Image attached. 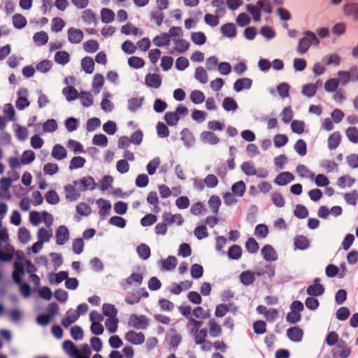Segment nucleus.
I'll return each instance as SVG.
<instances>
[{"label": "nucleus", "instance_id": "obj_17", "mask_svg": "<svg viewBox=\"0 0 358 358\" xmlns=\"http://www.w3.org/2000/svg\"><path fill=\"white\" fill-rule=\"evenodd\" d=\"M159 192L162 198L166 199L173 194V196H177L178 195L181 194V187L180 186L173 187L171 189L166 185H160L158 187Z\"/></svg>", "mask_w": 358, "mask_h": 358}, {"label": "nucleus", "instance_id": "obj_59", "mask_svg": "<svg viewBox=\"0 0 358 358\" xmlns=\"http://www.w3.org/2000/svg\"><path fill=\"white\" fill-rule=\"evenodd\" d=\"M58 129V124L55 120L49 119L42 124L43 133H54Z\"/></svg>", "mask_w": 358, "mask_h": 358}, {"label": "nucleus", "instance_id": "obj_1", "mask_svg": "<svg viewBox=\"0 0 358 358\" xmlns=\"http://www.w3.org/2000/svg\"><path fill=\"white\" fill-rule=\"evenodd\" d=\"M16 257L18 259L14 263V271L13 272V278L14 281L20 285L22 294L27 297L30 294V287L27 283H22L21 278L24 273V270L31 271L29 267H34L30 261L25 259L24 254L21 251L15 253Z\"/></svg>", "mask_w": 358, "mask_h": 358}, {"label": "nucleus", "instance_id": "obj_4", "mask_svg": "<svg viewBox=\"0 0 358 358\" xmlns=\"http://www.w3.org/2000/svg\"><path fill=\"white\" fill-rule=\"evenodd\" d=\"M241 167V170L247 176H257L259 178H264L267 177L268 175L266 170H257L255 164L251 161L243 162Z\"/></svg>", "mask_w": 358, "mask_h": 358}, {"label": "nucleus", "instance_id": "obj_37", "mask_svg": "<svg viewBox=\"0 0 358 358\" xmlns=\"http://www.w3.org/2000/svg\"><path fill=\"white\" fill-rule=\"evenodd\" d=\"M13 27L17 29H22L27 24V18L21 13H15L11 18Z\"/></svg>", "mask_w": 358, "mask_h": 358}, {"label": "nucleus", "instance_id": "obj_28", "mask_svg": "<svg viewBox=\"0 0 358 358\" xmlns=\"http://www.w3.org/2000/svg\"><path fill=\"white\" fill-rule=\"evenodd\" d=\"M163 217L167 224H176L178 226H180L184 222V219L180 213L172 214L171 213H165Z\"/></svg>", "mask_w": 358, "mask_h": 358}, {"label": "nucleus", "instance_id": "obj_21", "mask_svg": "<svg viewBox=\"0 0 358 358\" xmlns=\"http://www.w3.org/2000/svg\"><path fill=\"white\" fill-rule=\"evenodd\" d=\"M125 339L134 345H140L144 343L145 336L142 332L136 333L131 330L125 334Z\"/></svg>", "mask_w": 358, "mask_h": 358}, {"label": "nucleus", "instance_id": "obj_52", "mask_svg": "<svg viewBox=\"0 0 358 358\" xmlns=\"http://www.w3.org/2000/svg\"><path fill=\"white\" fill-rule=\"evenodd\" d=\"M113 182H114V178L113 176H109V175L104 176L99 181V183H98L99 188L101 192H105L112 187Z\"/></svg>", "mask_w": 358, "mask_h": 358}, {"label": "nucleus", "instance_id": "obj_26", "mask_svg": "<svg viewBox=\"0 0 358 358\" xmlns=\"http://www.w3.org/2000/svg\"><path fill=\"white\" fill-rule=\"evenodd\" d=\"M78 99H79L81 105L85 108L91 107L94 102V96L89 91H81Z\"/></svg>", "mask_w": 358, "mask_h": 358}, {"label": "nucleus", "instance_id": "obj_25", "mask_svg": "<svg viewBox=\"0 0 358 358\" xmlns=\"http://www.w3.org/2000/svg\"><path fill=\"white\" fill-rule=\"evenodd\" d=\"M252 85V80L249 78H242L236 80L234 84V90L236 92H241L244 90H249Z\"/></svg>", "mask_w": 358, "mask_h": 358}, {"label": "nucleus", "instance_id": "obj_55", "mask_svg": "<svg viewBox=\"0 0 358 358\" xmlns=\"http://www.w3.org/2000/svg\"><path fill=\"white\" fill-rule=\"evenodd\" d=\"M128 65L134 69H140L144 67L145 60L138 56H131L127 60Z\"/></svg>", "mask_w": 358, "mask_h": 358}, {"label": "nucleus", "instance_id": "obj_53", "mask_svg": "<svg viewBox=\"0 0 358 358\" xmlns=\"http://www.w3.org/2000/svg\"><path fill=\"white\" fill-rule=\"evenodd\" d=\"M207 210L205 204L201 201L194 203L190 208V213L196 216L203 215L206 213Z\"/></svg>", "mask_w": 358, "mask_h": 358}, {"label": "nucleus", "instance_id": "obj_60", "mask_svg": "<svg viewBox=\"0 0 358 358\" xmlns=\"http://www.w3.org/2000/svg\"><path fill=\"white\" fill-rule=\"evenodd\" d=\"M291 130L293 133L301 135L306 131V123L302 120H294L292 122Z\"/></svg>", "mask_w": 358, "mask_h": 358}, {"label": "nucleus", "instance_id": "obj_46", "mask_svg": "<svg viewBox=\"0 0 358 358\" xmlns=\"http://www.w3.org/2000/svg\"><path fill=\"white\" fill-rule=\"evenodd\" d=\"M108 318L105 322L106 329L110 333H115L117 329L118 319L117 315H106Z\"/></svg>", "mask_w": 358, "mask_h": 358}, {"label": "nucleus", "instance_id": "obj_13", "mask_svg": "<svg viewBox=\"0 0 358 358\" xmlns=\"http://www.w3.org/2000/svg\"><path fill=\"white\" fill-rule=\"evenodd\" d=\"M120 32L124 35H131L133 36H141L143 31L131 22L123 24L120 28Z\"/></svg>", "mask_w": 358, "mask_h": 358}, {"label": "nucleus", "instance_id": "obj_34", "mask_svg": "<svg viewBox=\"0 0 358 358\" xmlns=\"http://www.w3.org/2000/svg\"><path fill=\"white\" fill-rule=\"evenodd\" d=\"M115 12L109 8H102L100 10V18L103 23L110 24L115 20Z\"/></svg>", "mask_w": 358, "mask_h": 358}, {"label": "nucleus", "instance_id": "obj_58", "mask_svg": "<svg viewBox=\"0 0 358 358\" xmlns=\"http://www.w3.org/2000/svg\"><path fill=\"white\" fill-rule=\"evenodd\" d=\"M194 78L196 80H197L199 83L202 84H206L208 81V76L207 71L202 66H199L196 68L194 72Z\"/></svg>", "mask_w": 358, "mask_h": 358}, {"label": "nucleus", "instance_id": "obj_48", "mask_svg": "<svg viewBox=\"0 0 358 358\" xmlns=\"http://www.w3.org/2000/svg\"><path fill=\"white\" fill-rule=\"evenodd\" d=\"M100 45L96 40L89 39L83 43V50L87 53H94L99 49Z\"/></svg>", "mask_w": 358, "mask_h": 358}, {"label": "nucleus", "instance_id": "obj_27", "mask_svg": "<svg viewBox=\"0 0 358 358\" xmlns=\"http://www.w3.org/2000/svg\"><path fill=\"white\" fill-rule=\"evenodd\" d=\"M143 280V273L141 271H136L132 273L125 280V284L129 286H140Z\"/></svg>", "mask_w": 358, "mask_h": 358}, {"label": "nucleus", "instance_id": "obj_63", "mask_svg": "<svg viewBox=\"0 0 358 358\" xmlns=\"http://www.w3.org/2000/svg\"><path fill=\"white\" fill-rule=\"evenodd\" d=\"M18 239L20 243L26 244L31 240V235L28 229L24 227H20L17 231Z\"/></svg>", "mask_w": 358, "mask_h": 358}, {"label": "nucleus", "instance_id": "obj_35", "mask_svg": "<svg viewBox=\"0 0 358 358\" xmlns=\"http://www.w3.org/2000/svg\"><path fill=\"white\" fill-rule=\"evenodd\" d=\"M303 331L299 327H290L287 330V337L294 342H299L302 340Z\"/></svg>", "mask_w": 358, "mask_h": 358}, {"label": "nucleus", "instance_id": "obj_30", "mask_svg": "<svg viewBox=\"0 0 358 358\" xmlns=\"http://www.w3.org/2000/svg\"><path fill=\"white\" fill-rule=\"evenodd\" d=\"M80 66L85 73L92 74L95 69V62L91 57L86 56L81 59Z\"/></svg>", "mask_w": 358, "mask_h": 358}, {"label": "nucleus", "instance_id": "obj_5", "mask_svg": "<svg viewBox=\"0 0 358 358\" xmlns=\"http://www.w3.org/2000/svg\"><path fill=\"white\" fill-rule=\"evenodd\" d=\"M80 191L78 186L73 180L71 183H69L64 187V193L65 198L69 201H76L80 197Z\"/></svg>", "mask_w": 358, "mask_h": 358}, {"label": "nucleus", "instance_id": "obj_3", "mask_svg": "<svg viewBox=\"0 0 358 358\" xmlns=\"http://www.w3.org/2000/svg\"><path fill=\"white\" fill-rule=\"evenodd\" d=\"M319 43V40L313 32L307 31L305 36L299 41L297 50L300 54H303L307 52L311 45H317Z\"/></svg>", "mask_w": 358, "mask_h": 358}, {"label": "nucleus", "instance_id": "obj_9", "mask_svg": "<svg viewBox=\"0 0 358 358\" xmlns=\"http://www.w3.org/2000/svg\"><path fill=\"white\" fill-rule=\"evenodd\" d=\"M69 239L70 232L69 229L64 225L58 227L55 231L56 243L59 245H63L66 244Z\"/></svg>", "mask_w": 358, "mask_h": 358}, {"label": "nucleus", "instance_id": "obj_19", "mask_svg": "<svg viewBox=\"0 0 358 358\" xmlns=\"http://www.w3.org/2000/svg\"><path fill=\"white\" fill-rule=\"evenodd\" d=\"M261 254L266 262H274L278 259V254L271 245H265L261 250Z\"/></svg>", "mask_w": 358, "mask_h": 358}, {"label": "nucleus", "instance_id": "obj_22", "mask_svg": "<svg viewBox=\"0 0 358 358\" xmlns=\"http://www.w3.org/2000/svg\"><path fill=\"white\" fill-rule=\"evenodd\" d=\"M190 40L194 45L202 46L206 43L207 36L201 31H194L190 33Z\"/></svg>", "mask_w": 358, "mask_h": 358}, {"label": "nucleus", "instance_id": "obj_38", "mask_svg": "<svg viewBox=\"0 0 358 358\" xmlns=\"http://www.w3.org/2000/svg\"><path fill=\"white\" fill-rule=\"evenodd\" d=\"M78 91L72 85H69L63 88L62 94L68 101H72L79 96Z\"/></svg>", "mask_w": 358, "mask_h": 358}, {"label": "nucleus", "instance_id": "obj_7", "mask_svg": "<svg viewBox=\"0 0 358 358\" xmlns=\"http://www.w3.org/2000/svg\"><path fill=\"white\" fill-rule=\"evenodd\" d=\"M128 324L138 329H145L149 325V320L144 315H130Z\"/></svg>", "mask_w": 358, "mask_h": 358}, {"label": "nucleus", "instance_id": "obj_12", "mask_svg": "<svg viewBox=\"0 0 358 358\" xmlns=\"http://www.w3.org/2000/svg\"><path fill=\"white\" fill-rule=\"evenodd\" d=\"M66 34L68 41L72 44L80 43L84 38L83 31L78 28L69 27Z\"/></svg>", "mask_w": 358, "mask_h": 358}, {"label": "nucleus", "instance_id": "obj_14", "mask_svg": "<svg viewBox=\"0 0 358 358\" xmlns=\"http://www.w3.org/2000/svg\"><path fill=\"white\" fill-rule=\"evenodd\" d=\"M98 207V213L101 217H105L108 216L112 208L110 201L103 198H99L96 201Z\"/></svg>", "mask_w": 358, "mask_h": 358}, {"label": "nucleus", "instance_id": "obj_33", "mask_svg": "<svg viewBox=\"0 0 358 358\" xmlns=\"http://www.w3.org/2000/svg\"><path fill=\"white\" fill-rule=\"evenodd\" d=\"M154 45L157 47L169 46L171 43L170 35L166 32H163L157 35L152 40Z\"/></svg>", "mask_w": 358, "mask_h": 358}, {"label": "nucleus", "instance_id": "obj_2", "mask_svg": "<svg viewBox=\"0 0 358 358\" xmlns=\"http://www.w3.org/2000/svg\"><path fill=\"white\" fill-rule=\"evenodd\" d=\"M29 222L33 226H38L43 222L47 227H51L53 224V216L47 211L38 212L32 210L29 215Z\"/></svg>", "mask_w": 358, "mask_h": 358}, {"label": "nucleus", "instance_id": "obj_62", "mask_svg": "<svg viewBox=\"0 0 358 358\" xmlns=\"http://www.w3.org/2000/svg\"><path fill=\"white\" fill-rule=\"evenodd\" d=\"M241 282L245 285H249L255 280V272L248 270L243 271L240 275Z\"/></svg>", "mask_w": 358, "mask_h": 358}, {"label": "nucleus", "instance_id": "obj_11", "mask_svg": "<svg viewBox=\"0 0 358 358\" xmlns=\"http://www.w3.org/2000/svg\"><path fill=\"white\" fill-rule=\"evenodd\" d=\"M29 92L26 88H20L17 91V99L16 100L15 106L20 110H24L30 104L29 101L27 99Z\"/></svg>", "mask_w": 358, "mask_h": 358}, {"label": "nucleus", "instance_id": "obj_36", "mask_svg": "<svg viewBox=\"0 0 358 358\" xmlns=\"http://www.w3.org/2000/svg\"><path fill=\"white\" fill-rule=\"evenodd\" d=\"M71 59L70 54L66 50L57 51L54 56V61L60 65L64 66L67 64Z\"/></svg>", "mask_w": 358, "mask_h": 358}, {"label": "nucleus", "instance_id": "obj_47", "mask_svg": "<svg viewBox=\"0 0 358 358\" xmlns=\"http://www.w3.org/2000/svg\"><path fill=\"white\" fill-rule=\"evenodd\" d=\"M148 292L145 289H141L135 293H131L126 298V301L129 304L136 303L140 301L141 296L148 297Z\"/></svg>", "mask_w": 358, "mask_h": 358}, {"label": "nucleus", "instance_id": "obj_15", "mask_svg": "<svg viewBox=\"0 0 358 358\" xmlns=\"http://www.w3.org/2000/svg\"><path fill=\"white\" fill-rule=\"evenodd\" d=\"M68 156L66 149L61 144H55L51 150V157L57 161H62Z\"/></svg>", "mask_w": 358, "mask_h": 358}, {"label": "nucleus", "instance_id": "obj_64", "mask_svg": "<svg viewBox=\"0 0 358 358\" xmlns=\"http://www.w3.org/2000/svg\"><path fill=\"white\" fill-rule=\"evenodd\" d=\"M144 101V98L141 96L131 98L128 101V108L129 110L134 112L139 109Z\"/></svg>", "mask_w": 358, "mask_h": 358}, {"label": "nucleus", "instance_id": "obj_57", "mask_svg": "<svg viewBox=\"0 0 358 358\" xmlns=\"http://www.w3.org/2000/svg\"><path fill=\"white\" fill-rule=\"evenodd\" d=\"M222 34L228 38H234L236 35V29L234 24L227 23L220 28Z\"/></svg>", "mask_w": 358, "mask_h": 358}, {"label": "nucleus", "instance_id": "obj_51", "mask_svg": "<svg viewBox=\"0 0 358 358\" xmlns=\"http://www.w3.org/2000/svg\"><path fill=\"white\" fill-rule=\"evenodd\" d=\"M43 173L46 176H54L59 172V166L55 162H48L43 167Z\"/></svg>", "mask_w": 358, "mask_h": 358}, {"label": "nucleus", "instance_id": "obj_31", "mask_svg": "<svg viewBox=\"0 0 358 358\" xmlns=\"http://www.w3.org/2000/svg\"><path fill=\"white\" fill-rule=\"evenodd\" d=\"M49 36L45 31H36L34 34L32 40L35 45L38 47L43 46L48 42Z\"/></svg>", "mask_w": 358, "mask_h": 358}, {"label": "nucleus", "instance_id": "obj_41", "mask_svg": "<svg viewBox=\"0 0 358 358\" xmlns=\"http://www.w3.org/2000/svg\"><path fill=\"white\" fill-rule=\"evenodd\" d=\"M69 273L67 271H59L58 273H52L48 275V280L50 284H59L66 280Z\"/></svg>", "mask_w": 358, "mask_h": 358}, {"label": "nucleus", "instance_id": "obj_18", "mask_svg": "<svg viewBox=\"0 0 358 358\" xmlns=\"http://www.w3.org/2000/svg\"><path fill=\"white\" fill-rule=\"evenodd\" d=\"M113 95L109 92H104L102 94L101 108L106 113H110L113 110L115 106L112 101Z\"/></svg>", "mask_w": 358, "mask_h": 358}, {"label": "nucleus", "instance_id": "obj_6", "mask_svg": "<svg viewBox=\"0 0 358 358\" xmlns=\"http://www.w3.org/2000/svg\"><path fill=\"white\" fill-rule=\"evenodd\" d=\"M75 180L80 192L93 191L97 186L95 179L91 176H86Z\"/></svg>", "mask_w": 358, "mask_h": 358}, {"label": "nucleus", "instance_id": "obj_42", "mask_svg": "<svg viewBox=\"0 0 358 358\" xmlns=\"http://www.w3.org/2000/svg\"><path fill=\"white\" fill-rule=\"evenodd\" d=\"M67 148L74 154L85 153L84 146L79 141L74 139H69L66 142Z\"/></svg>", "mask_w": 358, "mask_h": 358}, {"label": "nucleus", "instance_id": "obj_39", "mask_svg": "<svg viewBox=\"0 0 358 358\" xmlns=\"http://www.w3.org/2000/svg\"><path fill=\"white\" fill-rule=\"evenodd\" d=\"M85 158L79 155L74 156L71 158V159L69 162V169L70 171L82 169L85 166Z\"/></svg>", "mask_w": 358, "mask_h": 358}, {"label": "nucleus", "instance_id": "obj_16", "mask_svg": "<svg viewBox=\"0 0 358 358\" xmlns=\"http://www.w3.org/2000/svg\"><path fill=\"white\" fill-rule=\"evenodd\" d=\"M105 78L103 74L96 73L93 76L91 87L94 94H99L105 85Z\"/></svg>", "mask_w": 358, "mask_h": 358}, {"label": "nucleus", "instance_id": "obj_45", "mask_svg": "<svg viewBox=\"0 0 358 358\" xmlns=\"http://www.w3.org/2000/svg\"><path fill=\"white\" fill-rule=\"evenodd\" d=\"M296 172L301 178L313 180L314 173L303 164H299L296 168Z\"/></svg>", "mask_w": 358, "mask_h": 358}, {"label": "nucleus", "instance_id": "obj_23", "mask_svg": "<svg viewBox=\"0 0 358 358\" xmlns=\"http://www.w3.org/2000/svg\"><path fill=\"white\" fill-rule=\"evenodd\" d=\"M178 264V259L176 257L170 255L160 262L161 270L164 271H173Z\"/></svg>", "mask_w": 358, "mask_h": 358}, {"label": "nucleus", "instance_id": "obj_44", "mask_svg": "<svg viewBox=\"0 0 358 358\" xmlns=\"http://www.w3.org/2000/svg\"><path fill=\"white\" fill-rule=\"evenodd\" d=\"M294 244L295 249L303 250L308 248L310 245V241L306 236L303 235H298L294 239Z\"/></svg>", "mask_w": 358, "mask_h": 358}, {"label": "nucleus", "instance_id": "obj_43", "mask_svg": "<svg viewBox=\"0 0 358 358\" xmlns=\"http://www.w3.org/2000/svg\"><path fill=\"white\" fill-rule=\"evenodd\" d=\"M52 237V231L50 229L41 227L37 231L38 241L43 243H48Z\"/></svg>", "mask_w": 358, "mask_h": 358}, {"label": "nucleus", "instance_id": "obj_61", "mask_svg": "<svg viewBox=\"0 0 358 358\" xmlns=\"http://www.w3.org/2000/svg\"><path fill=\"white\" fill-rule=\"evenodd\" d=\"M356 71V68H351L350 71H339L338 72L339 83L345 85L348 83L351 79V74Z\"/></svg>", "mask_w": 358, "mask_h": 358}, {"label": "nucleus", "instance_id": "obj_49", "mask_svg": "<svg viewBox=\"0 0 358 358\" xmlns=\"http://www.w3.org/2000/svg\"><path fill=\"white\" fill-rule=\"evenodd\" d=\"M81 19L85 24H91L96 22V15L92 9H85L81 13Z\"/></svg>", "mask_w": 358, "mask_h": 358}, {"label": "nucleus", "instance_id": "obj_32", "mask_svg": "<svg viewBox=\"0 0 358 358\" xmlns=\"http://www.w3.org/2000/svg\"><path fill=\"white\" fill-rule=\"evenodd\" d=\"M343 11L346 16L358 21V4L357 3H348L343 7Z\"/></svg>", "mask_w": 358, "mask_h": 358}, {"label": "nucleus", "instance_id": "obj_29", "mask_svg": "<svg viewBox=\"0 0 358 358\" xmlns=\"http://www.w3.org/2000/svg\"><path fill=\"white\" fill-rule=\"evenodd\" d=\"M320 278H315L314 283L307 288V293L310 296H320L324 292V287L320 283Z\"/></svg>", "mask_w": 358, "mask_h": 358}, {"label": "nucleus", "instance_id": "obj_56", "mask_svg": "<svg viewBox=\"0 0 358 358\" xmlns=\"http://www.w3.org/2000/svg\"><path fill=\"white\" fill-rule=\"evenodd\" d=\"M52 66L53 64L52 61L43 59L36 64V69L41 73H47L52 69Z\"/></svg>", "mask_w": 358, "mask_h": 358}, {"label": "nucleus", "instance_id": "obj_40", "mask_svg": "<svg viewBox=\"0 0 358 358\" xmlns=\"http://www.w3.org/2000/svg\"><path fill=\"white\" fill-rule=\"evenodd\" d=\"M66 26V22L60 17H55L51 20L50 29L53 33L61 32Z\"/></svg>", "mask_w": 358, "mask_h": 358}, {"label": "nucleus", "instance_id": "obj_8", "mask_svg": "<svg viewBox=\"0 0 358 358\" xmlns=\"http://www.w3.org/2000/svg\"><path fill=\"white\" fill-rule=\"evenodd\" d=\"M162 84V76L157 73H148L145 76V85L150 88L159 89Z\"/></svg>", "mask_w": 358, "mask_h": 358}, {"label": "nucleus", "instance_id": "obj_20", "mask_svg": "<svg viewBox=\"0 0 358 358\" xmlns=\"http://www.w3.org/2000/svg\"><path fill=\"white\" fill-rule=\"evenodd\" d=\"M294 180V176L289 171L280 173L275 178L274 182L279 186H285Z\"/></svg>", "mask_w": 358, "mask_h": 358}, {"label": "nucleus", "instance_id": "obj_10", "mask_svg": "<svg viewBox=\"0 0 358 358\" xmlns=\"http://www.w3.org/2000/svg\"><path fill=\"white\" fill-rule=\"evenodd\" d=\"M173 48L171 53L177 52L183 54L190 48V43L182 37H178L173 39Z\"/></svg>", "mask_w": 358, "mask_h": 358}, {"label": "nucleus", "instance_id": "obj_54", "mask_svg": "<svg viewBox=\"0 0 358 358\" xmlns=\"http://www.w3.org/2000/svg\"><path fill=\"white\" fill-rule=\"evenodd\" d=\"M201 141L205 143L216 145L219 143V138L213 132L203 131L201 135Z\"/></svg>", "mask_w": 358, "mask_h": 358}, {"label": "nucleus", "instance_id": "obj_50", "mask_svg": "<svg viewBox=\"0 0 358 358\" xmlns=\"http://www.w3.org/2000/svg\"><path fill=\"white\" fill-rule=\"evenodd\" d=\"M221 204V199L217 195H212L208 201V205L214 214L218 213Z\"/></svg>", "mask_w": 358, "mask_h": 358}, {"label": "nucleus", "instance_id": "obj_24", "mask_svg": "<svg viewBox=\"0 0 358 358\" xmlns=\"http://www.w3.org/2000/svg\"><path fill=\"white\" fill-rule=\"evenodd\" d=\"M342 136L339 131H334L329 135L327 139V146L330 150H336L341 144Z\"/></svg>", "mask_w": 358, "mask_h": 358}]
</instances>
